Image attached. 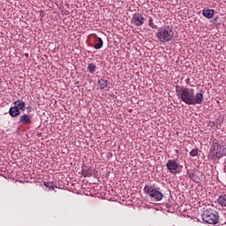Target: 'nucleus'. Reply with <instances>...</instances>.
I'll return each mask as SVG.
<instances>
[{
	"mask_svg": "<svg viewBox=\"0 0 226 226\" xmlns=\"http://www.w3.org/2000/svg\"><path fill=\"white\" fill-rule=\"evenodd\" d=\"M178 100H181L185 105H202L204 94L201 93L195 94V89L185 87H178L176 89Z\"/></svg>",
	"mask_w": 226,
	"mask_h": 226,
	"instance_id": "obj_1",
	"label": "nucleus"
},
{
	"mask_svg": "<svg viewBox=\"0 0 226 226\" xmlns=\"http://www.w3.org/2000/svg\"><path fill=\"white\" fill-rule=\"evenodd\" d=\"M226 156V146L223 143L214 142L208 152V160H220Z\"/></svg>",
	"mask_w": 226,
	"mask_h": 226,
	"instance_id": "obj_2",
	"label": "nucleus"
},
{
	"mask_svg": "<svg viewBox=\"0 0 226 226\" xmlns=\"http://www.w3.org/2000/svg\"><path fill=\"white\" fill-rule=\"evenodd\" d=\"M155 36L161 43H169V41H171L172 38H174V28L165 25L158 28Z\"/></svg>",
	"mask_w": 226,
	"mask_h": 226,
	"instance_id": "obj_3",
	"label": "nucleus"
},
{
	"mask_svg": "<svg viewBox=\"0 0 226 226\" xmlns=\"http://www.w3.org/2000/svg\"><path fill=\"white\" fill-rule=\"evenodd\" d=\"M144 193L148 195L153 200L160 202L163 199V193L160 192V188L154 185H146L143 188Z\"/></svg>",
	"mask_w": 226,
	"mask_h": 226,
	"instance_id": "obj_4",
	"label": "nucleus"
},
{
	"mask_svg": "<svg viewBox=\"0 0 226 226\" xmlns=\"http://www.w3.org/2000/svg\"><path fill=\"white\" fill-rule=\"evenodd\" d=\"M203 222L209 223L210 225H216L220 222V215L216 210L206 209L201 215Z\"/></svg>",
	"mask_w": 226,
	"mask_h": 226,
	"instance_id": "obj_5",
	"label": "nucleus"
},
{
	"mask_svg": "<svg viewBox=\"0 0 226 226\" xmlns=\"http://www.w3.org/2000/svg\"><path fill=\"white\" fill-rule=\"evenodd\" d=\"M132 24L133 26H136V27H140L143 24L146 22V18L139 12H136L132 15V18L131 19Z\"/></svg>",
	"mask_w": 226,
	"mask_h": 226,
	"instance_id": "obj_6",
	"label": "nucleus"
},
{
	"mask_svg": "<svg viewBox=\"0 0 226 226\" xmlns=\"http://www.w3.org/2000/svg\"><path fill=\"white\" fill-rule=\"evenodd\" d=\"M166 167L170 174H177V170L179 169L180 165L179 162H177V159H175L169 160L166 163Z\"/></svg>",
	"mask_w": 226,
	"mask_h": 226,
	"instance_id": "obj_7",
	"label": "nucleus"
},
{
	"mask_svg": "<svg viewBox=\"0 0 226 226\" xmlns=\"http://www.w3.org/2000/svg\"><path fill=\"white\" fill-rule=\"evenodd\" d=\"M202 15L206 19H213V17H215V10L205 7L203 9Z\"/></svg>",
	"mask_w": 226,
	"mask_h": 226,
	"instance_id": "obj_8",
	"label": "nucleus"
},
{
	"mask_svg": "<svg viewBox=\"0 0 226 226\" xmlns=\"http://www.w3.org/2000/svg\"><path fill=\"white\" fill-rule=\"evenodd\" d=\"M81 174L83 177H91V176L94 174V171L93 169H91L89 166H85L81 170Z\"/></svg>",
	"mask_w": 226,
	"mask_h": 226,
	"instance_id": "obj_9",
	"label": "nucleus"
},
{
	"mask_svg": "<svg viewBox=\"0 0 226 226\" xmlns=\"http://www.w3.org/2000/svg\"><path fill=\"white\" fill-rule=\"evenodd\" d=\"M9 114L11 117H17V116H20V111L18 107L13 106L10 108Z\"/></svg>",
	"mask_w": 226,
	"mask_h": 226,
	"instance_id": "obj_10",
	"label": "nucleus"
},
{
	"mask_svg": "<svg viewBox=\"0 0 226 226\" xmlns=\"http://www.w3.org/2000/svg\"><path fill=\"white\" fill-rule=\"evenodd\" d=\"M14 105L19 109V110H26V102L22 100L15 101Z\"/></svg>",
	"mask_w": 226,
	"mask_h": 226,
	"instance_id": "obj_11",
	"label": "nucleus"
},
{
	"mask_svg": "<svg viewBox=\"0 0 226 226\" xmlns=\"http://www.w3.org/2000/svg\"><path fill=\"white\" fill-rule=\"evenodd\" d=\"M19 123H22L23 124H29L31 123V117L29 115H23L19 118Z\"/></svg>",
	"mask_w": 226,
	"mask_h": 226,
	"instance_id": "obj_12",
	"label": "nucleus"
},
{
	"mask_svg": "<svg viewBox=\"0 0 226 226\" xmlns=\"http://www.w3.org/2000/svg\"><path fill=\"white\" fill-rule=\"evenodd\" d=\"M217 202L220 204V206H222V207H226V194H222L219 196Z\"/></svg>",
	"mask_w": 226,
	"mask_h": 226,
	"instance_id": "obj_13",
	"label": "nucleus"
},
{
	"mask_svg": "<svg viewBox=\"0 0 226 226\" xmlns=\"http://www.w3.org/2000/svg\"><path fill=\"white\" fill-rule=\"evenodd\" d=\"M98 84H99L100 89H105V88H107V86H109V81L107 79H101L98 81Z\"/></svg>",
	"mask_w": 226,
	"mask_h": 226,
	"instance_id": "obj_14",
	"label": "nucleus"
},
{
	"mask_svg": "<svg viewBox=\"0 0 226 226\" xmlns=\"http://www.w3.org/2000/svg\"><path fill=\"white\" fill-rule=\"evenodd\" d=\"M102 47H103V40H102V37H97V43L94 46V49L100 50Z\"/></svg>",
	"mask_w": 226,
	"mask_h": 226,
	"instance_id": "obj_15",
	"label": "nucleus"
},
{
	"mask_svg": "<svg viewBox=\"0 0 226 226\" xmlns=\"http://www.w3.org/2000/svg\"><path fill=\"white\" fill-rule=\"evenodd\" d=\"M148 26L152 29H158V26L154 24V20L151 17L148 18Z\"/></svg>",
	"mask_w": 226,
	"mask_h": 226,
	"instance_id": "obj_16",
	"label": "nucleus"
},
{
	"mask_svg": "<svg viewBox=\"0 0 226 226\" xmlns=\"http://www.w3.org/2000/svg\"><path fill=\"white\" fill-rule=\"evenodd\" d=\"M44 186H46V188H49V190H54V188H57L54 182H44Z\"/></svg>",
	"mask_w": 226,
	"mask_h": 226,
	"instance_id": "obj_17",
	"label": "nucleus"
},
{
	"mask_svg": "<svg viewBox=\"0 0 226 226\" xmlns=\"http://www.w3.org/2000/svg\"><path fill=\"white\" fill-rule=\"evenodd\" d=\"M87 71L89 73H94V72H96V65H94V64H89L87 66Z\"/></svg>",
	"mask_w": 226,
	"mask_h": 226,
	"instance_id": "obj_18",
	"label": "nucleus"
},
{
	"mask_svg": "<svg viewBox=\"0 0 226 226\" xmlns=\"http://www.w3.org/2000/svg\"><path fill=\"white\" fill-rule=\"evenodd\" d=\"M190 156L195 157L197 154H199V148H193L190 153Z\"/></svg>",
	"mask_w": 226,
	"mask_h": 226,
	"instance_id": "obj_19",
	"label": "nucleus"
},
{
	"mask_svg": "<svg viewBox=\"0 0 226 226\" xmlns=\"http://www.w3.org/2000/svg\"><path fill=\"white\" fill-rule=\"evenodd\" d=\"M26 109H28V110H31V106L27 107Z\"/></svg>",
	"mask_w": 226,
	"mask_h": 226,
	"instance_id": "obj_20",
	"label": "nucleus"
}]
</instances>
